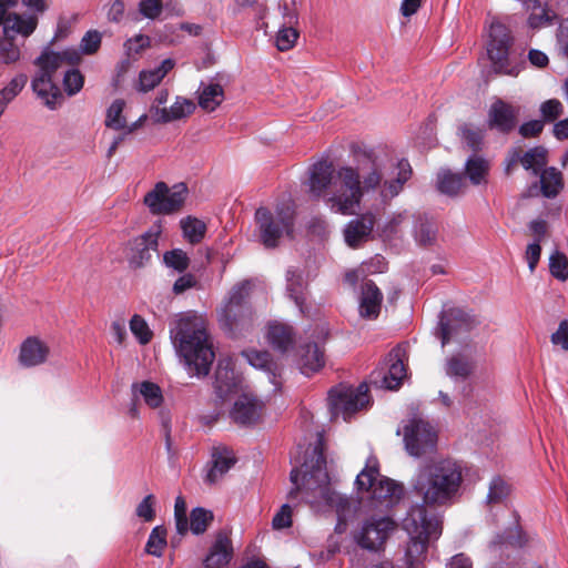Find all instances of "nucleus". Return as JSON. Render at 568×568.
<instances>
[{"mask_svg":"<svg viewBox=\"0 0 568 568\" xmlns=\"http://www.w3.org/2000/svg\"><path fill=\"white\" fill-rule=\"evenodd\" d=\"M413 174L406 159L394 160L373 150L355 153V166L335 170L332 162L321 160L310 169L308 192L323 197L336 213L352 215L365 195L389 204L404 190Z\"/></svg>","mask_w":568,"mask_h":568,"instance_id":"nucleus-1","label":"nucleus"},{"mask_svg":"<svg viewBox=\"0 0 568 568\" xmlns=\"http://www.w3.org/2000/svg\"><path fill=\"white\" fill-rule=\"evenodd\" d=\"M302 485L298 484L300 470L293 468L290 479L293 488L288 493L291 499L298 494L316 511L334 509L337 515L335 531L343 534L347 529L348 519L353 517L355 507L352 501L336 493L331 486V479L326 470V459L318 445L313 448L312 456L303 463Z\"/></svg>","mask_w":568,"mask_h":568,"instance_id":"nucleus-2","label":"nucleus"},{"mask_svg":"<svg viewBox=\"0 0 568 568\" xmlns=\"http://www.w3.org/2000/svg\"><path fill=\"white\" fill-rule=\"evenodd\" d=\"M170 336L184 358L191 376H206L215 354L203 323L195 316L181 315L170 328Z\"/></svg>","mask_w":568,"mask_h":568,"instance_id":"nucleus-3","label":"nucleus"},{"mask_svg":"<svg viewBox=\"0 0 568 568\" xmlns=\"http://www.w3.org/2000/svg\"><path fill=\"white\" fill-rule=\"evenodd\" d=\"M254 280L234 284L216 308L220 328L231 338L244 337L256 326V314L250 303Z\"/></svg>","mask_w":568,"mask_h":568,"instance_id":"nucleus-4","label":"nucleus"},{"mask_svg":"<svg viewBox=\"0 0 568 568\" xmlns=\"http://www.w3.org/2000/svg\"><path fill=\"white\" fill-rule=\"evenodd\" d=\"M355 485L358 490L371 491V498L382 507H392L399 503L405 495V487L379 474L378 460L371 456L364 469L357 475Z\"/></svg>","mask_w":568,"mask_h":568,"instance_id":"nucleus-5","label":"nucleus"},{"mask_svg":"<svg viewBox=\"0 0 568 568\" xmlns=\"http://www.w3.org/2000/svg\"><path fill=\"white\" fill-rule=\"evenodd\" d=\"M295 209L292 201L277 204L274 211L260 207L255 212L260 240L267 248L276 247L280 239L293 232Z\"/></svg>","mask_w":568,"mask_h":568,"instance_id":"nucleus-6","label":"nucleus"},{"mask_svg":"<svg viewBox=\"0 0 568 568\" xmlns=\"http://www.w3.org/2000/svg\"><path fill=\"white\" fill-rule=\"evenodd\" d=\"M67 53L44 51L36 61L39 67L38 73L32 79L34 93L43 100L50 109H54L58 100L62 98L59 87L55 83L57 72L67 61Z\"/></svg>","mask_w":568,"mask_h":568,"instance_id":"nucleus-7","label":"nucleus"},{"mask_svg":"<svg viewBox=\"0 0 568 568\" xmlns=\"http://www.w3.org/2000/svg\"><path fill=\"white\" fill-rule=\"evenodd\" d=\"M368 405L369 395L366 383L357 387L339 384L328 392V407L332 419L342 417L347 422Z\"/></svg>","mask_w":568,"mask_h":568,"instance_id":"nucleus-8","label":"nucleus"},{"mask_svg":"<svg viewBox=\"0 0 568 568\" xmlns=\"http://www.w3.org/2000/svg\"><path fill=\"white\" fill-rule=\"evenodd\" d=\"M306 334L307 341L300 343L295 356L301 373L305 376H311L325 364L323 344L328 335V331L325 325H316Z\"/></svg>","mask_w":568,"mask_h":568,"instance_id":"nucleus-9","label":"nucleus"},{"mask_svg":"<svg viewBox=\"0 0 568 568\" xmlns=\"http://www.w3.org/2000/svg\"><path fill=\"white\" fill-rule=\"evenodd\" d=\"M478 324L477 317L463 308L453 307L442 312L439 317L442 346L450 342L466 341Z\"/></svg>","mask_w":568,"mask_h":568,"instance_id":"nucleus-10","label":"nucleus"},{"mask_svg":"<svg viewBox=\"0 0 568 568\" xmlns=\"http://www.w3.org/2000/svg\"><path fill=\"white\" fill-rule=\"evenodd\" d=\"M490 40L487 45V53L498 73L517 77L520 72L519 65L509 63V47L511 37L507 27L500 22H494L489 31Z\"/></svg>","mask_w":568,"mask_h":568,"instance_id":"nucleus-11","label":"nucleus"},{"mask_svg":"<svg viewBox=\"0 0 568 568\" xmlns=\"http://www.w3.org/2000/svg\"><path fill=\"white\" fill-rule=\"evenodd\" d=\"M187 194L184 183L169 187L164 182H158L155 186L145 194L144 204L152 214H170L181 209Z\"/></svg>","mask_w":568,"mask_h":568,"instance_id":"nucleus-12","label":"nucleus"},{"mask_svg":"<svg viewBox=\"0 0 568 568\" xmlns=\"http://www.w3.org/2000/svg\"><path fill=\"white\" fill-rule=\"evenodd\" d=\"M437 432L423 419H412L404 427V443L407 453L416 458L433 454L437 447Z\"/></svg>","mask_w":568,"mask_h":568,"instance_id":"nucleus-13","label":"nucleus"},{"mask_svg":"<svg viewBox=\"0 0 568 568\" xmlns=\"http://www.w3.org/2000/svg\"><path fill=\"white\" fill-rule=\"evenodd\" d=\"M396 528V521L389 516L369 517L354 534L355 542L371 551L381 550L390 534Z\"/></svg>","mask_w":568,"mask_h":568,"instance_id":"nucleus-14","label":"nucleus"},{"mask_svg":"<svg viewBox=\"0 0 568 568\" xmlns=\"http://www.w3.org/2000/svg\"><path fill=\"white\" fill-rule=\"evenodd\" d=\"M402 356V349H393L385 358L384 364L372 373L371 383L376 387L389 390L398 389L406 377V367Z\"/></svg>","mask_w":568,"mask_h":568,"instance_id":"nucleus-15","label":"nucleus"},{"mask_svg":"<svg viewBox=\"0 0 568 568\" xmlns=\"http://www.w3.org/2000/svg\"><path fill=\"white\" fill-rule=\"evenodd\" d=\"M161 234L162 225L154 223L148 231L130 242L128 262L131 267L141 268L150 263L152 254L158 252Z\"/></svg>","mask_w":568,"mask_h":568,"instance_id":"nucleus-16","label":"nucleus"},{"mask_svg":"<svg viewBox=\"0 0 568 568\" xmlns=\"http://www.w3.org/2000/svg\"><path fill=\"white\" fill-rule=\"evenodd\" d=\"M240 378L234 372L233 358H220L215 371L214 389L219 398L225 399L237 392Z\"/></svg>","mask_w":568,"mask_h":568,"instance_id":"nucleus-17","label":"nucleus"},{"mask_svg":"<svg viewBox=\"0 0 568 568\" xmlns=\"http://www.w3.org/2000/svg\"><path fill=\"white\" fill-rule=\"evenodd\" d=\"M518 109L501 99L491 103L488 112V124L491 129L508 133L517 124Z\"/></svg>","mask_w":568,"mask_h":568,"instance_id":"nucleus-18","label":"nucleus"},{"mask_svg":"<svg viewBox=\"0 0 568 568\" xmlns=\"http://www.w3.org/2000/svg\"><path fill=\"white\" fill-rule=\"evenodd\" d=\"M194 110L195 104L192 100L176 97L175 102L169 109L151 105L150 118L154 123H169L189 116Z\"/></svg>","mask_w":568,"mask_h":568,"instance_id":"nucleus-19","label":"nucleus"},{"mask_svg":"<svg viewBox=\"0 0 568 568\" xmlns=\"http://www.w3.org/2000/svg\"><path fill=\"white\" fill-rule=\"evenodd\" d=\"M262 406V403L255 397L243 394L235 400L231 408L230 416L236 424L251 425L260 418Z\"/></svg>","mask_w":568,"mask_h":568,"instance_id":"nucleus-20","label":"nucleus"},{"mask_svg":"<svg viewBox=\"0 0 568 568\" xmlns=\"http://www.w3.org/2000/svg\"><path fill=\"white\" fill-rule=\"evenodd\" d=\"M374 225L375 216L373 214H363L349 221L344 230L345 242L351 247H357L369 239Z\"/></svg>","mask_w":568,"mask_h":568,"instance_id":"nucleus-21","label":"nucleus"},{"mask_svg":"<svg viewBox=\"0 0 568 568\" xmlns=\"http://www.w3.org/2000/svg\"><path fill=\"white\" fill-rule=\"evenodd\" d=\"M242 357L256 369L263 371L270 383L278 388L281 386V382L278 377L281 376V367L280 365L271 358L268 352L265 351H243L241 353Z\"/></svg>","mask_w":568,"mask_h":568,"instance_id":"nucleus-22","label":"nucleus"},{"mask_svg":"<svg viewBox=\"0 0 568 568\" xmlns=\"http://www.w3.org/2000/svg\"><path fill=\"white\" fill-rule=\"evenodd\" d=\"M233 548L230 538L220 532L203 560V568H227Z\"/></svg>","mask_w":568,"mask_h":568,"instance_id":"nucleus-23","label":"nucleus"},{"mask_svg":"<svg viewBox=\"0 0 568 568\" xmlns=\"http://www.w3.org/2000/svg\"><path fill=\"white\" fill-rule=\"evenodd\" d=\"M413 237L419 246H432L438 240L439 226L436 220L426 215H414Z\"/></svg>","mask_w":568,"mask_h":568,"instance_id":"nucleus-24","label":"nucleus"},{"mask_svg":"<svg viewBox=\"0 0 568 568\" xmlns=\"http://www.w3.org/2000/svg\"><path fill=\"white\" fill-rule=\"evenodd\" d=\"M383 294L373 281L362 284L359 298V315L363 318L375 320L381 311Z\"/></svg>","mask_w":568,"mask_h":568,"instance_id":"nucleus-25","label":"nucleus"},{"mask_svg":"<svg viewBox=\"0 0 568 568\" xmlns=\"http://www.w3.org/2000/svg\"><path fill=\"white\" fill-rule=\"evenodd\" d=\"M280 9L282 10L284 23L277 32L275 43L280 51H286L294 47L298 38L297 31L293 28L297 23V14L286 3L280 4Z\"/></svg>","mask_w":568,"mask_h":568,"instance_id":"nucleus-26","label":"nucleus"},{"mask_svg":"<svg viewBox=\"0 0 568 568\" xmlns=\"http://www.w3.org/2000/svg\"><path fill=\"white\" fill-rule=\"evenodd\" d=\"M48 345L37 337H28L20 347L19 362L24 367H33L45 362Z\"/></svg>","mask_w":568,"mask_h":568,"instance_id":"nucleus-27","label":"nucleus"},{"mask_svg":"<svg viewBox=\"0 0 568 568\" xmlns=\"http://www.w3.org/2000/svg\"><path fill=\"white\" fill-rule=\"evenodd\" d=\"M236 459L232 450L225 447L215 448L212 453L211 466L205 480L210 484L219 481L234 466Z\"/></svg>","mask_w":568,"mask_h":568,"instance_id":"nucleus-28","label":"nucleus"},{"mask_svg":"<svg viewBox=\"0 0 568 568\" xmlns=\"http://www.w3.org/2000/svg\"><path fill=\"white\" fill-rule=\"evenodd\" d=\"M133 400L142 399L146 406L156 409L164 402L161 387L150 381L135 382L131 385Z\"/></svg>","mask_w":568,"mask_h":568,"instance_id":"nucleus-29","label":"nucleus"},{"mask_svg":"<svg viewBox=\"0 0 568 568\" xmlns=\"http://www.w3.org/2000/svg\"><path fill=\"white\" fill-rule=\"evenodd\" d=\"M175 61L173 59H165L160 65L154 69L142 70L139 74V82L136 89L140 92H148L153 90L162 79L174 68Z\"/></svg>","mask_w":568,"mask_h":568,"instance_id":"nucleus-30","label":"nucleus"},{"mask_svg":"<svg viewBox=\"0 0 568 568\" xmlns=\"http://www.w3.org/2000/svg\"><path fill=\"white\" fill-rule=\"evenodd\" d=\"M36 14L37 13L26 16L12 13L7 16L3 28L6 37L9 38L11 32L24 38L29 37L38 26V18Z\"/></svg>","mask_w":568,"mask_h":568,"instance_id":"nucleus-31","label":"nucleus"},{"mask_svg":"<svg viewBox=\"0 0 568 568\" xmlns=\"http://www.w3.org/2000/svg\"><path fill=\"white\" fill-rule=\"evenodd\" d=\"M268 343L278 352L286 353L293 345V327L283 323H271L267 331Z\"/></svg>","mask_w":568,"mask_h":568,"instance_id":"nucleus-32","label":"nucleus"},{"mask_svg":"<svg viewBox=\"0 0 568 568\" xmlns=\"http://www.w3.org/2000/svg\"><path fill=\"white\" fill-rule=\"evenodd\" d=\"M197 94L199 105L206 112L214 111L224 100V90L215 82H201Z\"/></svg>","mask_w":568,"mask_h":568,"instance_id":"nucleus-33","label":"nucleus"},{"mask_svg":"<svg viewBox=\"0 0 568 568\" xmlns=\"http://www.w3.org/2000/svg\"><path fill=\"white\" fill-rule=\"evenodd\" d=\"M489 170V162L477 154L470 155L465 163V176L475 186L488 183Z\"/></svg>","mask_w":568,"mask_h":568,"instance_id":"nucleus-34","label":"nucleus"},{"mask_svg":"<svg viewBox=\"0 0 568 568\" xmlns=\"http://www.w3.org/2000/svg\"><path fill=\"white\" fill-rule=\"evenodd\" d=\"M474 361L464 353H457L447 357L445 373L450 378L466 379L474 371Z\"/></svg>","mask_w":568,"mask_h":568,"instance_id":"nucleus-35","label":"nucleus"},{"mask_svg":"<svg viewBox=\"0 0 568 568\" xmlns=\"http://www.w3.org/2000/svg\"><path fill=\"white\" fill-rule=\"evenodd\" d=\"M408 211H402L389 215L379 227V236L384 241H394L403 237L404 226L408 222Z\"/></svg>","mask_w":568,"mask_h":568,"instance_id":"nucleus-36","label":"nucleus"},{"mask_svg":"<svg viewBox=\"0 0 568 568\" xmlns=\"http://www.w3.org/2000/svg\"><path fill=\"white\" fill-rule=\"evenodd\" d=\"M526 544V537L521 528L516 524L506 529L504 534L497 535L489 544V550L496 554L498 550L507 547L519 548Z\"/></svg>","mask_w":568,"mask_h":568,"instance_id":"nucleus-37","label":"nucleus"},{"mask_svg":"<svg viewBox=\"0 0 568 568\" xmlns=\"http://www.w3.org/2000/svg\"><path fill=\"white\" fill-rule=\"evenodd\" d=\"M540 191L545 197L552 199L564 187L562 174L554 166L545 168L539 174Z\"/></svg>","mask_w":568,"mask_h":568,"instance_id":"nucleus-38","label":"nucleus"},{"mask_svg":"<svg viewBox=\"0 0 568 568\" xmlns=\"http://www.w3.org/2000/svg\"><path fill=\"white\" fill-rule=\"evenodd\" d=\"M305 282L301 273L294 268L286 271V293L291 300L294 301L301 312H304L305 304Z\"/></svg>","mask_w":568,"mask_h":568,"instance_id":"nucleus-39","label":"nucleus"},{"mask_svg":"<svg viewBox=\"0 0 568 568\" xmlns=\"http://www.w3.org/2000/svg\"><path fill=\"white\" fill-rule=\"evenodd\" d=\"M465 181L462 174L453 173L449 170H442L437 175V189L448 196H457L463 192Z\"/></svg>","mask_w":568,"mask_h":568,"instance_id":"nucleus-40","label":"nucleus"},{"mask_svg":"<svg viewBox=\"0 0 568 568\" xmlns=\"http://www.w3.org/2000/svg\"><path fill=\"white\" fill-rule=\"evenodd\" d=\"M547 162V150L542 146L529 149L520 159L523 168L535 176L546 168Z\"/></svg>","mask_w":568,"mask_h":568,"instance_id":"nucleus-41","label":"nucleus"},{"mask_svg":"<svg viewBox=\"0 0 568 568\" xmlns=\"http://www.w3.org/2000/svg\"><path fill=\"white\" fill-rule=\"evenodd\" d=\"M180 224L184 239L191 244L200 243L205 235L206 225L196 217L187 216Z\"/></svg>","mask_w":568,"mask_h":568,"instance_id":"nucleus-42","label":"nucleus"},{"mask_svg":"<svg viewBox=\"0 0 568 568\" xmlns=\"http://www.w3.org/2000/svg\"><path fill=\"white\" fill-rule=\"evenodd\" d=\"M557 14L549 8L536 4L528 18V24L532 29L548 27L557 22Z\"/></svg>","mask_w":568,"mask_h":568,"instance_id":"nucleus-43","label":"nucleus"},{"mask_svg":"<svg viewBox=\"0 0 568 568\" xmlns=\"http://www.w3.org/2000/svg\"><path fill=\"white\" fill-rule=\"evenodd\" d=\"M125 102L122 99L114 100L106 110L105 126L115 131L126 128V120L123 116Z\"/></svg>","mask_w":568,"mask_h":568,"instance_id":"nucleus-44","label":"nucleus"},{"mask_svg":"<svg viewBox=\"0 0 568 568\" xmlns=\"http://www.w3.org/2000/svg\"><path fill=\"white\" fill-rule=\"evenodd\" d=\"M213 521V513L203 507L192 509L189 521V529L194 535H201L206 531L209 525Z\"/></svg>","mask_w":568,"mask_h":568,"instance_id":"nucleus-45","label":"nucleus"},{"mask_svg":"<svg viewBox=\"0 0 568 568\" xmlns=\"http://www.w3.org/2000/svg\"><path fill=\"white\" fill-rule=\"evenodd\" d=\"M165 547L166 529L163 526H156L151 530L145 545V551L151 556L161 557Z\"/></svg>","mask_w":568,"mask_h":568,"instance_id":"nucleus-46","label":"nucleus"},{"mask_svg":"<svg viewBox=\"0 0 568 568\" xmlns=\"http://www.w3.org/2000/svg\"><path fill=\"white\" fill-rule=\"evenodd\" d=\"M28 77L23 73L16 75L3 89L0 90V103L4 108L22 91Z\"/></svg>","mask_w":568,"mask_h":568,"instance_id":"nucleus-47","label":"nucleus"},{"mask_svg":"<svg viewBox=\"0 0 568 568\" xmlns=\"http://www.w3.org/2000/svg\"><path fill=\"white\" fill-rule=\"evenodd\" d=\"M163 262L166 267L178 273H183L189 267L190 258L181 248H174L164 253Z\"/></svg>","mask_w":568,"mask_h":568,"instance_id":"nucleus-48","label":"nucleus"},{"mask_svg":"<svg viewBox=\"0 0 568 568\" xmlns=\"http://www.w3.org/2000/svg\"><path fill=\"white\" fill-rule=\"evenodd\" d=\"M549 271L555 278L561 282L567 281L568 258L566 257V255L558 251L554 252L549 258Z\"/></svg>","mask_w":568,"mask_h":568,"instance_id":"nucleus-49","label":"nucleus"},{"mask_svg":"<svg viewBox=\"0 0 568 568\" xmlns=\"http://www.w3.org/2000/svg\"><path fill=\"white\" fill-rule=\"evenodd\" d=\"M509 494V486L507 483L500 477H494L489 484L488 494L486 497L487 504H499L501 503Z\"/></svg>","mask_w":568,"mask_h":568,"instance_id":"nucleus-50","label":"nucleus"},{"mask_svg":"<svg viewBox=\"0 0 568 568\" xmlns=\"http://www.w3.org/2000/svg\"><path fill=\"white\" fill-rule=\"evenodd\" d=\"M174 518L176 531L183 536L189 530V519L186 517V503L182 496H178L174 504Z\"/></svg>","mask_w":568,"mask_h":568,"instance_id":"nucleus-51","label":"nucleus"},{"mask_svg":"<svg viewBox=\"0 0 568 568\" xmlns=\"http://www.w3.org/2000/svg\"><path fill=\"white\" fill-rule=\"evenodd\" d=\"M130 329L141 344H148L152 338V332L148 323L140 316L134 315L130 321Z\"/></svg>","mask_w":568,"mask_h":568,"instance_id":"nucleus-52","label":"nucleus"},{"mask_svg":"<svg viewBox=\"0 0 568 568\" xmlns=\"http://www.w3.org/2000/svg\"><path fill=\"white\" fill-rule=\"evenodd\" d=\"M84 80L79 70L70 69L63 74V87L69 95H74L83 87Z\"/></svg>","mask_w":568,"mask_h":568,"instance_id":"nucleus-53","label":"nucleus"},{"mask_svg":"<svg viewBox=\"0 0 568 568\" xmlns=\"http://www.w3.org/2000/svg\"><path fill=\"white\" fill-rule=\"evenodd\" d=\"M20 59V49L8 38L0 40V62L11 64Z\"/></svg>","mask_w":568,"mask_h":568,"instance_id":"nucleus-54","label":"nucleus"},{"mask_svg":"<svg viewBox=\"0 0 568 568\" xmlns=\"http://www.w3.org/2000/svg\"><path fill=\"white\" fill-rule=\"evenodd\" d=\"M564 112L561 102L557 99H550L541 103L540 114L544 121L551 122L559 118Z\"/></svg>","mask_w":568,"mask_h":568,"instance_id":"nucleus-55","label":"nucleus"},{"mask_svg":"<svg viewBox=\"0 0 568 568\" xmlns=\"http://www.w3.org/2000/svg\"><path fill=\"white\" fill-rule=\"evenodd\" d=\"M102 36L97 30H89L82 38L80 49L85 54H92L98 51L101 45Z\"/></svg>","mask_w":568,"mask_h":568,"instance_id":"nucleus-56","label":"nucleus"},{"mask_svg":"<svg viewBox=\"0 0 568 568\" xmlns=\"http://www.w3.org/2000/svg\"><path fill=\"white\" fill-rule=\"evenodd\" d=\"M292 508L284 504L272 519V527L275 530L285 529L292 526Z\"/></svg>","mask_w":568,"mask_h":568,"instance_id":"nucleus-57","label":"nucleus"},{"mask_svg":"<svg viewBox=\"0 0 568 568\" xmlns=\"http://www.w3.org/2000/svg\"><path fill=\"white\" fill-rule=\"evenodd\" d=\"M154 504L155 500L152 494L145 496L136 507V516L144 521H152L155 517Z\"/></svg>","mask_w":568,"mask_h":568,"instance_id":"nucleus-58","label":"nucleus"},{"mask_svg":"<svg viewBox=\"0 0 568 568\" xmlns=\"http://www.w3.org/2000/svg\"><path fill=\"white\" fill-rule=\"evenodd\" d=\"M462 135L467 145L473 150H478L484 139V132L480 129L464 125Z\"/></svg>","mask_w":568,"mask_h":568,"instance_id":"nucleus-59","label":"nucleus"},{"mask_svg":"<svg viewBox=\"0 0 568 568\" xmlns=\"http://www.w3.org/2000/svg\"><path fill=\"white\" fill-rule=\"evenodd\" d=\"M140 13L148 19H155L162 12L161 0H141L139 4Z\"/></svg>","mask_w":568,"mask_h":568,"instance_id":"nucleus-60","label":"nucleus"},{"mask_svg":"<svg viewBox=\"0 0 568 568\" xmlns=\"http://www.w3.org/2000/svg\"><path fill=\"white\" fill-rule=\"evenodd\" d=\"M541 254V247L539 239H536L534 243L529 244L526 250V260L530 272H534Z\"/></svg>","mask_w":568,"mask_h":568,"instance_id":"nucleus-61","label":"nucleus"},{"mask_svg":"<svg viewBox=\"0 0 568 568\" xmlns=\"http://www.w3.org/2000/svg\"><path fill=\"white\" fill-rule=\"evenodd\" d=\"M551 342L568 351V320L560 322L558 329L551 335Z\"/></svg>","mask_w":568,"mask_h":568,"instance_id":"nucleus-62","label":"nucleus"},{"mask_svg":"<svg viewBox=\"0 0 568 568\" xmlns=\"http://www.w3.org/2000/svg\"><path fill=\"white\" fill-rule=\"evenodd\" d=\"M150 39L146 36L139 34L133 39H129L125 43V50L129 55L139 53L143 48L149 45Z\"/></svg>","mask_w":568,"mask_h":568,"instance_id":"nucleus-63","label":"nucleus"},{"mask_svg":"<svg viewBox=\"0 0 568 568\" xmlns=\"http://www.w3.org/2000/svg\"><path fill=\"white\" fill-rule=\"evenodd\" d=\"M544 129V122L540 120H531L525 122L519 128V133L524 138H531L538 135Z\"/></svg>","mask_w":568,"mask_h":568,"instance_id":"nucleus-64","label":"nucleus"}]
</instances>
